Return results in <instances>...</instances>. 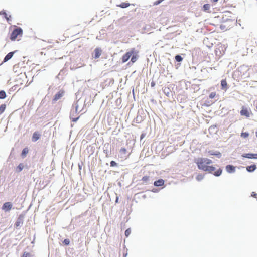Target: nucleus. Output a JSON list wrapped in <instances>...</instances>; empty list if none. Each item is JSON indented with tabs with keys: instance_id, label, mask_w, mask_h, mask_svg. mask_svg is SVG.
Masks as SVG:
<instances>
[{
	"instance_id": "obj_1",
	"label": "nucleus",
	"mask_w": 257,
	"mask_h": 257,
	"mask_svg": "<svg viewBox=\"0 0 257 257\" xmlns=\"http://www.w3.org/2000/svg\"><path fill=\"white\" fill-rule=\"evenodd\" d=\"M195 162L199 169L209 173L213 174L215 176H219L222 170L221 168L216 170L214 166L211 165L212 163L211 160L207 158H199L195 160Z\"/></svg>"
},
{
	"instance_id": "obj_2",
	"label": "nucleus",
	"mask_w": 257,
	"mask_h": 257,
	"mask_svg": "<svg viewBox=\"0 0 257 257\" xmlns=\"http://www.w3.org/2000/svg\"><path fill=\"white\" fill-rule=\"evenodd\" d=\"M23 34V30L20 27H16L11 33L10 39L15 41L18 37H21Z\"/></svg>"
},
{
	"instance_id": "obj_3",
	"label": "nucleus",
	"mask_w": 257,
	"mask_h": 257,
	"mask_svg": "<svg viewBox=\"0 0 257 257\" xmlns=\"http://www.w3.org/2000/svg\"><path fill=\"white\" fill-rule=\"evenodd\" d=\"M134 53H135V48H132L130 51L124 54L121 58L122 63L127 62Z\"/></svg>"
},
{
	"instance_id": "obj_4",
	"label": "nucleus",
	"mask_w": 257,
	"mask_h": 257,
	"mask_svg": "<svg viewBox=\"0 0 257 257\" xmlns=\"http://www.w3.org/2000/svg\"><path fill=\"white\" fill-rule=\"evenodd\" d=\"M12 207V205L11 203L8 202L5 203L3 206H2V209L4 210L5 211H10Z\"/></svg>"
},
{
	"instance_id": "obj_5",
	"label": "nucleus",
	"mask_w": 257,
	"mask_h": 257,
	"mask_svg": "<svg viewBox=\"0 0 257 257\" xmlns=\"http://www.w3.org/2000/svg\"><path fill=\"white\" fill-rule=\"evenodd\" d=\"M240 114L242 116H245L246 117H249L250 116V112L249 110L244 107H242L241 110L240 111Z\"/></svg>"
},
{
	"instance_id": "obj_6",
	"label": "nucleus",
	"mask_w": 257,
	"mask_h": 257,
	"mask_svg": "<svg viewBox=\"0 0 257 257\" xmlns=\"http://www.w3.org/2000/svg\"><path fill=\"white\" fill-rule=\"evenodd\" d=\"M242 156L243 158H246L249 159H257V154L252 153H246L243 154Z\"/></svg>"
},
{
	"instance_id": "obj_7",
	"label": "nucleus",
	"mask_w": 257,
	"mask_h": 257,
	"mask_svg": "<svg viewBox=\"0 0 257 257\" xmlns=\"http://www.w3.org/2000/svg\"><path fill=\"white\" fill-rule=\"evenodd\" d=\"M102 54V50L100 48H96L94 50V56L95 59L99 58Z\"/></svg>"
},
{
	"instance_id": "obj_8",
	"label": "nucleus",
	"mask_w": 257,
	"mask_h": 257,
	"mask_svg": "<svg viewBox=\"0 0 257 257\" xmlns=\"http://www.w3.org/2000/svg\"><path fill=\"white\" fill-rule=\"evenodd\" d=\"M138 51L135 49V53H134L131 56V62L134 63H135L138 58Z\"/></svg>"
},
{
	"instance_id": "obj_9",
	"label": "nucleus",
	"mask_w": 257,
	"mask_h": 257,
	"mask_svg": "<svg viewBox=\"0 0 257 257\" xmlns=\"http://www.w3.org/2000/svg\"><path fill=\"white\" fill-rule=\"evenodd\" d=\"M64 92L63 91H59L57 94H55L54 97L53 98L54 101H57L60 98H61L63 95Z\"/></svg>"
},
{
	"instance_id": "obj_10",
	"label": "nucleus",
	"mask_w": 257,
	"mask_h": 257,
	"mask_svg": "<svg viewBox=\"0 0 257 257\" xmlns=\"http://www.w3.org/2000/svg\"><path fill=\"white\" fill-rule=\"evenodd\" d=\"M164 181L163 179H160L157 181H155L154 182V185L155 186L159 187V186H163L164 185Z\"/></svg>"
},
{
	"instance_id": "obj_11",
	"label": "nucleus",
	"mask_w": 257,
	"mask_h": 257,
	"mask_svg": "<svg viewBox=\"0 0 257 257\" xmlns=\"http://www.w3.org/2000/svg\"><path fill=\"white\" fill-rule=\"evenodd\" d=\"M14 52H9L4 58L3 62H6L9 60L13 56Z\"/></svg>"
},
{
	"instance_id": "obj_12",
	"label": "nucleus",
	"mask_w": 257,
	"mask_h": 257,
	"mask_svg": "<svg viewBox=\"0 0 257 257\" xmlns=\"http://www.w3.org/2000/svg\"><path fill=\"white\" fill-rule=\"evenodd\" d=\"M40 135L39 133L37 132H35L33 134L32 140L33 142H36L40 138Z\"/></svg>"
},
{
	"instance_id": "obj_13",
	"label": "nucleus",
	"mask_w": 257,
	"mask_h": 257,
	"mask_svg": "<svg viewBox=\"0 0 257 257\" xmlns=\"http://www.w3.org/2000/svg\"><path fill=\"white\" fill-rule=\"evenodd\" d=\"M226 170L228 173H232L235 171V168L232 165H228L226 166Z\"/></svg>"
},
{
	"instance_id": "obj_14",
	"label": "nucleus",
	"mask_w": 257,
	"mask_h": 257,
	"mask_svg": "<svg viewBox=\"0 0 257 257\" xmlns=\"http://www.w3.org/2000/svg\"><path fill=\"white\" fill-rule=\"evenodd\" d=\"M221 85L222 89H225V90L227 89V83L226 79H223L221 80Z\"/></svg>"
},
{
	"instance_id": "obj_15",
	"label": "nucleus",
	"mask_w": 257,
	"mask_h": 257,
	"mask_svg": "<svg viewBox=\"0 0 257 257\" xmlns=\"http://www.w3.org/2000/svg\"><path fill=\"white\" fill-rule=\"evenodd\" d=\"M256 168V166L255 165H252L250 166H248L246 167V170L248 172H251L254 171Z\"/></svg>"
},
{
	"instance_id": "obj_16",
	"label": "nucleus",
	"mask_w": 257,
	"mask_h": 257,
	"mask_svg": "<svg viewBox=\"0 0 257 257\" xmlns=\"http://www.w3.org/2000/svg\"><path fill=\"white\" fill-rule=\"evenodd\" d=\"M130 5L131 4L130 3H124V2H123V3H121L119 5H117V6L119 7H120V8H127L128 6H130Z\"/></svg>"
},
{
	"instance_id": "obj_17",
	"label": "nucleus",
	"mask_w": 257,
	"mask_h": 257,
	"mask_svg": "<svg viewBox=\"0 0 257 257\" xmlns=\"http://www.w3.org/2000/svg\"><path fill=\"white\" fill-rule=\"evenodd\" d=\"M0 15H4L5 18L6 19L8 22H9L10 20L11 16H8L7 14L5 11H1L0 12Z\"/></svg>"
},
{
	"instance_id": "obj_18",
	"label": "nucleus",
	"mask_w": 257,
	"mask_h": 257,
	"mask_svg": "<svg viewBox=\"0 0 257 257\" xmlns=\"http://www.w3.org/2000/svg\"><path fill=\"white\" fill-rule=\"evenodd\" d=\"M210 6L208 4H206L203 5V10L205 12H208L210 10Z\"/></svg>"
},
{
	"instance_id": "obj_19",
	"label": "nucleus",
	"mask_w": 257,
	"mask_h": 257,
	"mask_svg": "<svg viewBox=\"0 0 257 257\" xmlns=\"http://www.w3.org/2000/svg\"><path fill=\"white\" fill-rule=\"evenodd\" d=\"M6 108V105L5 104H3L0 106V115L5 111Z\"/></svg>"
},
{
	"instance_id": "obj_20",
	"label": "nucleus",
	"mask_w": 257,
	"mask_h": 257,
	"mask_svg": "<svg viewBox=\"0 0 257 257\" xmlns=\"http://www.w3.org/2000/svg\"><path fill=\"white\" fill-rule=\"evenodd\" d=\"M24 168V165L22 163H20L17 167V171L18 172H21Z\"/></svg>"
},
{
	"instance_id": "obj_21",
	"label": "nucleus",
	"mask_w": 257,
	"mask_h": 257,
	"mask_svg": "<svg viewBox=\"0 0 257 257\" xmlns=\"http://www.w3.org/2000/svg\"><path fill=\"white\" fill-rule=\"evenodd\" d=\"M28 149L27 148L23 149V150H22V153H21L22 156L23 157H25V156L28 153Z\"/></svg>"
},
{
	"instance_id": "obj_22",
	"label": "nucleus",
	"mask_w": 257,
	"mask_h": 257,
	"mask_svg": "<svg viewBox=\"0 0 257 257\" xmlns=\"http://www.w3.org/2000/svg\"><path fill=\"white\" fill-rule=\"evenodd\" d=\"M6 97V92L4 90L0 91V99H4Z\"/></svg>"
},
{
	"instance_id": "obj_23",
	"label": "nucleus",
	"mask_w": 257,
	"mask_h": 257,
	"mask_svg": "<svg viewBox=\"0 0 257 257\" xmlns=\"http://www.w3.org/2000/svg\"><path fill=\"white\" fill-rule=\"evenodd\" d=\"M175 58L176 61L177 62H181L183 60L182 57L179 55H176L175 56Z\"/></svg>"
},
{
	"instance_id": "obj_24",
	"label": "nucleus",
	"mask_w": 257,
	"mask_h": 257,
	"mask_svg": "<svg viewBox=\"0 0 257 257\" xmlns=\"http://www.w3.org/2000/svg\"><path fill=\"white\" fill-rule=\"evenodd\" d=\"M22 219L19 218L18 219V220L16 221V222L15 223V226L18 227L20 225V224H22Z\"/></svg>"
},
{
	"instance_id": "obj_25",
	"label": "nucleus",
	"mask_w": 257,
	"mask_h": 257,
	"mask_svg": "<svg viewBox=\"0 0 257 257\" xmlns=\"http://www.w3.org/2000/svg\"><path fill=\"white\" fill-rule=\"evenodd\" d=\"M119 152L121 154H126L127 153V150L125 148H121L120 149Z\"/></svg>"
},
{
	"instance_id": "obj_26",
	"label": "nucleus",
	"mask_w": 257,
	"mask_h": 257,
	"mask_svg": "<svg viewBox=\"0 0 257 257\" xmlns=\"http://www.w3.org/2000/svg\"><path fill=\"white\" fill-rule=\"evenodd\" d=\"M204 178V175H202V174H198L197 176H196V179L198 180V181H200L201 180H202Z\"/></svg>"
},
{
	"instance_id": "obj_27",
	"label": "nucleus",
	"mask_w": 257,
	"mask_h": 257,
	"mask_svg": "<svg viewBox=\"0 0 257 257\" xmlns=\"http://www.w3.org/2000/svg\"><path fill=\"white\" fill-rule=\"evenodd\" d=\"M216 95V93L215 92H211L209 95V98L211 99L214 98Z\"/></svg>"
},
{
	"instance_id": "obj_28",
	"label": "nucleus",
	"mask_w": 257,
	"mask_h": 257,
	"mask_svg": "<svg viewBox=\"0 0 257 257\" xmlns=\"http://www.w3.org/2000/svg\"><path fill=\"white\" fill-rule=\"evenodd\" d=\"M131 229L128 228V229H127L125 231V235L126 237H128L130 234H131Z\"/></svg>"
},
{
	"instance_id": "obj_29",
	"label": "nucleus",
	"mask_w": 257,
	"mask_h": 257,
	"mask_svg": "<svg viewBox=\"0 0 257 257\" xmlns=\"http://www.w3.org/2000/svg\"><path fill=\"white\" fill-rule=\"evenodd\" d=\"M149 179V176H144L142 179V180L144 182H147L148 181Z\"/></svg>"
},
{
	"instance_id": "obj_30",
	"label": "nucleus",
	"mask_w": 257,
	"mask_h": 257,
	"mask_svg": "<svg viewBox=\"0 0 257 257\" xmlns=\"http://www.w3.org/2000/svg\"><path fill=\"white\" fill-rule=\"evenodd\" d=\"M249 136V134L248 133H246V132H244V133H242L241 134V136L243 138H247Z\"/></svg>"
},
{
	"instance_id": "obj_31",
	"label": "nucleus",
	"mask_w": 257,
	"mask_h": 257,
	"mask_svg": "<svg viewBox=\"0 0 257 257\" xmlns=\"http://www.w3.org/2000/svg\"><path fill=\"white\" fill-rule=\"evenodd\" d=\"M63 242L65 245H68L70 243V240L69 239H65Z\"/></svg>"
},
{
	"instance_id": "obj_32",
	"label": "nucleus",
	"mask_w": 257,
	"mask_h": 257,
	"mask_svg": "<svg viewBox=\"0 0 257 257\" xmlns=\"http://www.w3.org/2000/svg\"><path fill=\"white\" fill-rule=\"evenodd\" d=\"M21 257H31V254L29 252H24Z\"/></svg>"
},
{
	"instance_id": "obj_33",
	"label": "nucleus",
	"mask_w": 257,
	"mask_h": 257,
	"mask_svg": "<svg viewBox=\"0 0 257 257\" xmlns=\"http://www.w3.org/2000/svg\"><path fill=\"white\" fill-rule=\"evenodd\" d=\"M117 165V164L114 161H111L110 162V166L114 167V166H116Z\"/></svg>"
},
{
	"instance_id": "obj_34",
	"label": "nucleus",
	"mask_w": 257,
	"mask_h": 257,
	"mask_svg": "<svg viewBox=\"0 0 257 257\" xmlns=\"http://www.w3.org/2000/svg\"><path fill=\"white\" fill-rule=\"evenodd\" d=\"M251 196L255 198H257V193L253 192L251 194Z\"/></svg>"
},
{
	"instance_id": "obj_35",
	"label": "nucleus",
	"mask_w": 257,
	"mask_h": 257,
	"mask_svg": "<svg viewBox=\"0 0 257 257\" xmlns=\"http://www.w3.org/2000/svg\"><path fill=\"white\" fill-rule=\"evenodd\" d=\"M79 117H76V118H72V121L73 122H76L78 119H79Z\"/></svg>"
},
{
	"instance_id": "obj_36",
	"label": "nucleus",
	"mask_w": 257,
	"mask_h": 257,
	"mask_svg": "<svg viewBox=\"0 0 257 257\" xmlns=\"http://www.w3.org/2000/svg\"><path fill=\"white\" fill-rule=\"evenodd\" d=\"M155 84V82H151V86L152 87L154 86Z\"/></svg>"
},
{
	"instance_id": "obj_37",
	"label": "nucleus",
	"mask_w": 257,
	"mask_h": 257,
	"mask_svg": "<svg viewBox=\"0 0 257 257\" xmlns=\"http://www.w3.org/2000/svg\"><path fill=\"white\" fill-rule=\"evenodd\" d=\"M218 1V0H211V2L213 3H216Z\"/></svg>"
},
{
	"instance_id": "obj_38",
	"label": "nucleus",
	"mask_w": 257,
	"mask_h": 257,
	"mask_svg": "<svg viewBox=\"0 0 257 257\" xmlns=\"http://www.w3.org/2000/svg\"><path fill=\"white\" fill-rule=\"evenodd\" d=\"M144 134H142L141 136V139H142L144 137Z\"/></svg>"
},
{
	"instance_id": "obj_39",
	"label": "nucleus",
	"mask_w": 257,
	"mask_h": 257,
	"mask_svg": "<svg viewBox=\"0 0 257 257\" xmlns=\"http://www.w3.org/2000/svg\"><path fill=\"white\" fill-rule=\"evenodd\" d=\"M118 197H117L116 198V200H115V202H116V203H117V202H118Z\"/></svg>"
},
{
	"instance_id": "obj_40",
	"label": "nucleus",
	"mask_w": 257,
	"mask_h": 257,
	"mask_svg": "<svg viewBox=\"0 0 257 257\" xmlns=\"http://www.w3.org/2000/svg\"><path fill=\"white\" fill-rule=\"evenodd\" d=\"M224 13L225 14H226V13L227 14V13H230V12H228V11H225V12H224Z\"/></svg>"
},
{
	"instance_id": "obj_41",
	"label": "nucleus",
	"mask_w": 257,
	"mask_h": 257,
	"mask_svg": "<svg viewBox=\"0 0 257 257\" xmlns=\"http://www.w3.org/2000/svg\"><path fill=\"white\" fill-rule=\"evenodd\" d=\"M210 154L212 155H217L216 154H215V153H210Z\"/></svg>"
},
{
	"instance_id": "obj_42",
	"label": "nucleus",
	"mask_w": 257,
	"mask_h": 257,
	"mask_svg": "<svg viewBox=\"0 0 257 257\" xmlns=\"http://www.w3.org/2000/svg\"><path fill=\"white\" fill-rule=\"evenodd\" d=\"M255 134H256V137H257V130H256V132H255Z\"/></svg>"
}]
</instances>
